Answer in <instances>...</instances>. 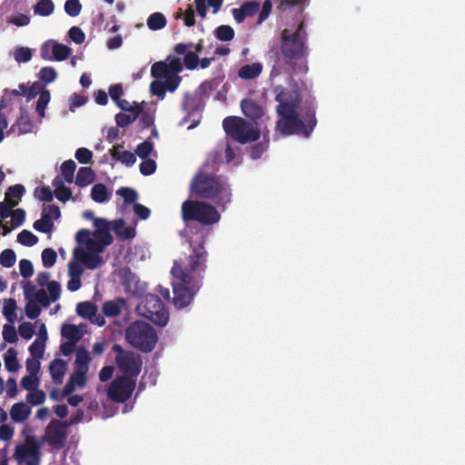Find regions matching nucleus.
Masks as SVG:
<instances>
[{
	"label": "nucleus",
	"instance_id": "nucleus-1",
	"mask_svg": "<svg viewBox=\"0 0 465 465\" xmlns=\"http://www.w3.org/2000/svg\"><path fill=\"white\" fill-rule=\"evenodd\" d=\"M204 236H202L198 244L192 247L184 266L174 261L171 270L172 275L181 282L180 283H173V301L174 306L178 309L189 305L196 292L203 285L208 255L204 248Z\"/></svg>",
	"mask_w": 465,
	"mask_h": 465
},
{
	"label": "nucleus",
	"instance_id": "nucleus-2",
	"mask_svg": "<svg viewBox=\"0 0 465 465\" xmlns=\"http://www.w3.org/2000/svg\"><path fill=\"white\" fill-rule=\"evenodd\" d=\"M275 100L278 102L276 113L279 120L277 130L283 135L297 134L308 138L312 131H308L305 122L300 118L297 112L301 103V94L295 90L276 87Z\"/></svg>",
	"mask_w": 465,
	"mask_h": 465
},
{
	"label": "nucleus",
	"instance_id": "nucleus-3",
	"mask_svg": "<svg viewBox=\"0 0 465 465\" xmlns=\"http://www.w3.org/2000/svg\"><path fill=\"white\" fill-rule=\"evenodd\" d=\"M308 35L303 22H301L295 31L282 30L281 45L276 52L279 65L285 64L293 67L298 61L308 56Z\"/></svg>",
	"mask_w": 465,
	"mask_h": 465
},
{
	"label": "nucleus",
	"instance_id": "nucleus-4",
	"mask_svg": "<svg viewBox=\"0 0 465 465\" xmlns=\"http://www.w3.org/2000/svg\"><path fill=\"white\" fill-rule=\"evenodd\" d=\"M191 193L202 199H216L218 205H225L231 202V190L229 185L219 180L218 177L199 171L190 184Z\"/></svg>",
	"mask_w": 465,
	"mask_h": 465
},
{
	"label": "nucleus",
	"instance_id": "nucleus-5",
	"mask_svg": "<svg viewBox=\"0 0 465 465\" xmlns=\"http://www.w3.org/2000/svg\"><path fill=\"white\" fill-rule=\"evenodd\" d=\"M181 213L183 221L188 224L190 222H198L202 225L217 223L221 215L212 204L197 201L186 200L182 203Z\"/></svg>",
	"mask_w": 465,
	"mask_h": 465
},
{
	"label": "nucleus",
	"instance_id": "nucleus-6",
	"mask_svg": "<svg viewBox=\"0 0 465 465\" xmlns=\"http://www.w3.org/2000/svg\"><path fill=\"white\" fill-rule=\"evenodd\" d=\"M125 339L129 344L143 352H151L158 342V335L149 323L136 321L125 330Z\"/></svg>",
	"mask_w": 465,
	"mask_h": 465
},
{
	"label": "nucleus",
	"instance_id": "nucleus-7",
	"mask_svg": "<svg viewBox=\"0 0 465 465\" xmlns=\"http://www.w3.org/2000/svg\"><path fill=\"white\" fill-rule=\"evenodd\" d=\"M223 127L228 136L242 144L255 142L261 135L258 128L239 116L225 117L223 121Z\"/></svg>",
	"mask_w": 465,
	"mask_h": 465
},
{
	"label": "nucleus",
	"instance_id": "nucleus-8",
	"mask_svg": "<svg viewBox=\"0 0 465 465\" xmlns=\"http://www.w3.org/2000/svg\"><path fill=\"white\" fill-rule=\"evenodd\" d=\"M136 310L141 316L161 327L165 326L169 321L168 311L156 294H146Z\"/></svg>",
	"mask_w": 465,
	"mask_h": 465
},
{
	"label": "nucleus",
	"instance_id": "nucleus-9",
	"mask_svg": "<svg viewBox=\"0 0 465 465\" xmlns=\"http://www.w3.org/2000/svg\"><path fill=\"white\" fill-rule=\"evenodd\" d=\"M112 351L115 353V363L123 373V376H117L116 378H133L139 374L142 361L138 356H135L133 352L125 351L119 344H114Z\"/></svg>",
	"mask_w": 465,
	"mask_h": 465
},
{
	"label": "nucleus",
	"instance_id": "nucleus-10",
	"mask_svg": "<svg viewBox=\"0 0 465 465\" xmlns=\"http://www.w3.org/2000/svg\"><path fill=\"white\" fill-rule=\"evenodd\" d=\"M40 449L41 446L36 438L27 435L23 443L15 446L14 458L19 464L40 465Z\"/></svg>",
	"mask_w": 465,
	"mask_h": 465
},
{
	"label": "nucleus",
	"instance_id": "nucleus-11",
	"mask_svg": "<svg viewBox=\"0 0 465 465\" xmlns=\"http://www.w3.org/2000/svg\"><path fill=\"white\" fill-rule=\"evenodd\" d=\"M67 437V425L60 420L53 419L46 426L41 441L54 450H61L65 446Z\"/></svg>",
	"mask_w": 465,
	"mask_h": 465
},
{
	"label": "nucleus",
	"instance_id": "nucleus-12",
	"mask_svg": "<svg viewBox=\"0 0 465 465\" xmlns=\"http://www.w3.org/2000/svg\"><path fill=\"white\" fill-rule=\"evenodd\" d=\"M136 385V380H113L107 390L109 400L123 403L132 395Z\"/></svg>",
	"mask_w": 465,
	"mask_h": 465
},
{
	"label": "nucleus",
	"instance_id": "nucleus-13",
	"mask_svg": "<svg viewBox=\"0 0 465 465\" xmlns=\"http://www.w3.org/2000/svg\"><path fill=\"white\" fill-rule=\"evenodd\" d=\"M90 360L89 351L83 347L78 348L74 362V371L69 378H86Z\"/></svg>",
	"mask_w": 465,
	"mask_h": 465
},
{
	"label": "nucleus",
	"instance_id": "nucleus-14",
	"mask_svg": "<svg viewBox=\"0 0 465 465\" xmlns=\"http://www.w3.org/2000/svg\"><path fill=\"white\" fill-rule=\"evenodd\" d=\"M193 46V44L179 43L174 45L173 51L178 55H184L183 64L188 70H194L199 63L198 54L194 52H187V50Z\"/></svg>",
	"mask_w": 465,
	"mask_h": 465
},
{
	"label": "nucleus",
	"instance_id": "nucleus-15",
	"mask_svg": "<svg viewBox=\"0 0 465 465\" xmlns=\"http://www.w3.org/2000/svg\"><path fill=\"white\" fill-rule=\"evenodd\" d=\"M86 381L87 380H68L63 391L54 388L50 391V398L54 401H60L66 396H70L77 388H84Z\"/></svg>",
	"mask_w": 465,
	"mask_h": 465
},
{
	"label": "nucleus",
	"instance_id": "nucleus-16",
	"mask_svg": "<svg viewBox=\"0 0 465 465\" xmlns=\"http://www.w3.org/2000/svg\"><path fill=\"white\" fill-rule=\"evenodd\" d=\"M241 109L242 114L252 121L261 119L264 114L262 106L251 98L242 100Z\"/></svg>",
	"mask_w": 465,
	"mask_h": 465
},
{
	"label": "nucleus",
	"instance_id": "nucleus-17",
	"mask_svg": "<svg viewBox=\"0 0 465 465\" xmlns=\"http://www.w3.org/2000/svg\"><path fill=\"white\" fill-rule=\"evenodd\" d=\"M260 9V4L257 1H248L243 3L240 8L232 9V15L237 23H242L245 18L253 16Z\"/></svg>",
	"mask_w": 465,
	"mask_h": 465
},
{
	"label": "nucleus",
	"instance_id": "nucleus-18",
	"mask_svg": "<svg viewBox=\"0 0 465 465\" xmlns=\"http://www.w3.org/2000/svg\"><path fill=\"white\" fill-rule=\"evenodd\" d=\"M123 148V143H117L114 145L113 148H111L109 151L111 156L114 160L121 162L123 164H125L128 167L133 166L136 162L135 154L131 153L130 151L121 152V149Z\"/></svg>",
	"mask_w": 465,
	"mask_h": 465
},
{
	"label": "nucleus",
	"instance_id": "nucleus-19",
	"mask_svg": "<svg viewBox=\"0 0 465 465\" xmlns=\"http://www.w3.org/2000/svg\"><path fill=\"white\" fill-rule=\"evenodd\" d=\"M31 414V408L25 402L15 403L10 410V417L15 423L25 421Z\"/></svg>",
	"mask_w": 465,
	"mask_h": 465
},
{
	"label": "nucleus",
	"instance_id": "nucleus-20",
	"mask_svg": "<svg viewBox=\"0 0 465 465\" xmlns=\"http://www.w3.org/2000/svg\"><path fill=\"white\" fill-rule=\"evenodd\" d=\"M316 103L314 100L306 101L303 111V119L306 126H308V131H313L317 124L316 119Z\"/></svg>",
	"mask_w": 465,
	"mask_h": 465
},
{
	"label": "nucleus",
	"instance_id": "nucleus-21",
	"mask_svg": "<svg viewBox=\"0 0 465 465\" xmlns=\"http://www.w3.org/2000/svg\"><path fill=\"white\" fill-rule=\"evenodd\" d=\"M262 72V64L259 62L242 65L238 70V76L241 79L252 80L257 78Z\"/></svg>",
	"mask_w": 465,
	"mask_h": 465
},
{
	"label": "nucleus",
	"instance_id": "nucleus-22",
	"mask_svg": "<svg viewBox=\"0 0 465 465\" xmlns=\"http://www.w3.org/2000/svg\"><path fill=\"white\" fill-rule=\"evenodd\" d=\"M114 232L122 241L131 240L135 237L134 228L127 226L123 219H119L114 222Z\"/></svg>",
	"mask_w": 465,
	"mask_h": 465
},
{
	"label": "nucleus",
	"instance_id": "nucleus-23",
	"mask_svg": "<svg viewBox=\"0 0 465 465\" xmlns=\"http://www.w3.org/2000/svg\"><path fill=\"white\" fill-rule=\"evenodd\" d=\"M124 304L125 301L123 298H118L114 301H107L102 306L103 314L107 317L118 316Z\"/></svg>",
	"mask_w": 465,
	"mask_h": 465
},
{
	"label": "nucleus",
	"instance_id": "nucleus-24",
	"mask_svg": "<svg viewBox=\"0 0 465 465\" xmlns=\"http://www.w3.org/2000/svg\"><path fill=\"white\" fill-rule=\"evenodd\" d=\"M94 173L90 167H81L76 174L75 183L79 187H85L94 181Z\"/></svg>",
	"mask_w": 465,
	"mask_h": 465
},
{
	"label": "nucleus",
	"instance_id": "nucleus-25",
	"mask_svg": "<svg viewBox=\"0 0 465 465\" xmlns=\"http://www.w3.org/2000/svg\"><path fill=\"white\" fill-rule=\"evenodd\" d=\"M143 109L133 112L118 113L115 115V123L119 127H127L134 123L141 114Z\"/></svg>",
	"mask_w": 465,
	"mask_h": 465
},
{
	"label": "nucleus",
	"instance_id": "nucleus-26",
	"mask_svg": "<svg viewBox=\"0 0 465 465\" xmlns=\"http://www.w3.org/2000/svg\"><path fill=\"white\" fill-rule=\"evenodd\" d=\"M110 193L104 183H96L91 190V198L98 203H103L110 199Z\"/></svg>",
	"mask_w": 465,
	"mask_h": 465
},
{
	"label": "nucleus",
	"instance_id": "nucleus-27",
	"mask_svg": "<svg viewBox=\"0 0 465 465\" xmlns=\"http://www.w3.org/2000/svg\"><path fill=\"white\" fill-rule=\"evenodd\" d=\"M76 312L84 319L93 320L97 312V306L91 302H81L76 306Z\"/></svg>",
	"mask_w": 465,
	"mask_h": 465
},
{
	"label": "nucleus",
	"instance_id": "nucleus-28",
	"mask_svg": "<svg viewBox=\"0 0 465 465\" xmlns=\"http://www.w3.org/2000/svg\"><path fill=\"white\" fill-rule=\"evenodd\" d=\"M5 367L9 372H16L20 364L17 360V352L15 349L10 348L4 355Z\"/></svg>",
	"mask_w": 465,
	"mask_h": 465
},
{
	"label": "nucleus",
	"instance_id": "nucleus-29",
	"mask_svg": "<svg viewBox=\"0 0 465 465\" xmlns=\"http://www.w3.org/2000/svg\"><path fill=\"white\" fill-rule=\"evenodd\" d=\"M61 334L64 338L74 342L79 341L83 337L81 330L74 324H64Z\"/></svg>",
	"mask_w": 465,
	"mask_h": 465
},
{
	"label": "nucleus",
	"instance_id": "nucleus-30",
	"mask_svg": "<svg viewBox=\"0 0 465 465\" xmlns=\"http://www.w3.org/2000/svg\"><path fill=\"white\" fill-rule=\"evenodd\" d=\"M53 185L56 187L54 195L60 202L65 203L72 197L71 189L64 186L59 177L54 179Z\"/></svg>",
	"mask_w": 465,
	"mask_h": 465
},
{
	"label": "nucleus",
	"instance_id": "nucleus-31",
	"mask_svg": "<svg viewBox=\"0 0 465 465\" xmlns=\"http://www.w3.org/2000/svg\"><path fill=\"white\" fill-rule=\"evenodd\" d=\"M67 370V363L62 359L54 360L49 366L52 378H63Z\"/></svg>",
	"mask_w": 465,
	"mask_h": 465
},
{
	"label": "nucleus",
	"instance_id": "nucleus-32",
	"mask_svg": "<svg viewBox=\"0 0 465 465\" xmlns=\"http://www.w3.org/2000/svg\"><path fill=\"white\" fill-rule=\"evenodd\" d=\"M16 302L15 299H5L4 301L3 315L7 322L13 323L16 318Z\"/></svg>",
	"mask_w": 465,
	"mask_h": 465
},
{
	"label": "nucleus",
	"instance_id": "nucleus-33",
	"mask_svg": "<svg viewBox=\"0 0 465 465\" xmlns=\"http://www.w3.org/2000/svg\"><path fill=\"white\" fill-rule=\"evenodd\" d=\"M147 25L153 31L163 29L166 25L165 16L162 13H153L148 17Z\"/></svg>",
	"mask_w": 465,
	"mask_h": 465
},
{
	"label": "nucleus",
	"instance_id": "nucleus-34",
	"mask_svg": "<svg viewBox=\"0 0 465 465\" xmlns=\"http://www.w3.org/2000/svg\"><path fill=\"white\" fill-rule=\"evenodd\" d=\"M35 13L42 16H48L54 13V5L52 0H40L34 7Z\"/></svg>",
	"mask_w": 465,
	"mask_h": 465
},
{
	"label": "nucleus",
	"instance_id": "nucleus-35",
	"mask_svg": "<svg viewBox=\"0 0 465 465\" xmlns=\"http://www.w3.org/2000/svg\"><path fill=\"white\" fill-rule=\"evenodd\" d=\"M214 35L218 40L227 42L234 38L235 33L232 26L223 25L215 29Z\"/></svg>",
	"mask_w": 465,
	"mask_h": 465
},
{
	"label": "nucleus",
	"instance_id": "nucleus-36",
	"mask_svg": "<svg viewBox=\"0 0 465 465\" xmlns=\"http://www.w3.org/2000/svg\"><path fill=\"white\" fill-rule=\"evenodd\" d=\"M33 227L35 230L40 232L44 233H49L52 232V230L54 227V222L50 221L49 217L47 215H42L41 219L36 220Z\"/></svg>",
	"mask_w": 465,
	"mask_h": 465
},
{
	"label": "nucleus",
	"instance_id": "nucleus-37",
	"mask_svg": "<svg viewBox=\"0 0 465 465\" xmlns=\"http://www.w3.org/2000/svg\"><path fill=\"white\" fill-rule=\"evenodd\" d=\"M17 242L25 246L32 247L38 242V237L28 230H23L17 235Z\"/></svg>",
	"mask_w": 465,
	"mask_h": 465
},
{
	"label": "nucleus",
	"instance_id": "nucleus-38",
	"mask_svg": "<svg viewBox=\"0 0 465 465\" xmlns=\"http://www.w3.org/2000/svg\"><path fill=\"white\" fill-rule=\"evenodd\" d=\"M71 52H72L71 48L65 45H62V44H58V43H54V45H53V54H54V58L56 61L66 60L69 57Z\"/></svg>",
	"mask_w": 465,
	"mask_h": 465
},
{
	"label": "nucleus",
	"instance_id": "nucleus-39",
	"mask_svg": "<svg viewBox=\"0 0 465 465\" xmlns=\"http://www.w3.org/2000/svg\"><path fill=\"white\" fill-rule=\"evenodd\" d=\"M116 193L124 199L126 204L136 203L138 193L134 189L131 187H121L116 191Z\"/></svg>",
	"mask_w": 465,
	"mask_h": 465
},
{
	"label": "nucleus",
	"instance_id": "nucleus-40",
	"mask_svg": "<svg viewBox=\"0 0 465 465\" xmlns=\"http://www.w3.org/2000/svg\"><path fill=\"white\" fill-rule=\"evenodd\" d=\"M51 99L50 92L45 89L41 92L40 96L36 103L35 110L40 117L45 116V110Z\"/></svg>",
	"mask_w": 465,
	"mask_h": 465
},
{
	"label": "nucleus",
	"instance_id": "nucleus-41",
	"mask_svg": "<svg viewBox=\"0 0 465 465\" xmlns=\"http://www.w3.org/2000/svg\"><path fill=\"white\" fill-rule=\"evenodd\" d=\"M76 168V164L73 160L64 161L61 165V171L64 180L71 183L74 180V173Z\"/></svg>",
	"mask_w": 465,
	"mask_h": 465
},
{
	"label": "nucleus",
	"instance_id": "nucleus-42",
	"mask_svg": "<svg viewBox=\"0 0 465 465\" xmlns=\"http://www.w3.org/2000/svg\"><path fill=\"white\" fill-rule=\"evenodd\" d=\"M16 261L15 252L12 249H5L0 254V264L5 268H11Z\"/></svg>",
	"mask_w": 465,
	"mask_h": 465
},
{
	"label": "nucleus",
	"instance_id": "nucleus-43",
	"mask_svg": "<svg viewBox=\"0 0 465 465\" xmlns=\"http://www.w3.org/2000/svg\"><path fill=\"white\" fill-rule=\"evenodd\" d=\"M45 393L44 391L36 389L27 393L26 401L31 405L36 406L45 402Z\"/></svg>",
	"mask_w": 465,
	"mask_h": 465
},
{
	"label": "nucleus",
	"instance_id": "nucleus-44",
	"mask_svg": "<svg viewBox=\"0 0 465 465\" xmlns=\"http://www.w3.org/2000/svg\"><path fill=\"white\" fill-rule=\"evenodd\" d=\"M153 152V143L149 141L145 140L144 142L139 143L135 149V153L141 158V159H146L148 156Z\"/></svg>",
	"mask_w": 465,
	"mask_h": 465
},
{
	"label": "nucleus",
	"instance_id": "nucleus-45",
	"mask_svg": "<svg viewBox=\"0 0 465 465\" xmlns=\"http://www.w3.org/2000/svg\"><path fill=\"white\" fill-rule=\"evenodd\" d=\"M39 78L45 84L53 83L57 78V72L52 66L43 67L39 72Z\"/></svg>",
	"mask_w": 465,
	"mask_h": 465
},
{
	"label": "nucleus",
	"instance_id": "nucleus-46",
	"mask_svg": "<svg viewBox=\"0 0 465 465\" xmlns=\"http://www.w3.org/2000/svg\"><path fill=\"white\" fill-rule=\"evenodd\" d=\"M57 259L55 251L52 248H45L42 252V262L44 267L51 268L54 266Z\"/></svg>",
	"mask_w": 465,
	"mask_h": 465
},
{
	"label": "nucleus",
	"instance_id": "nucleus-47",
	"mask_svg": "<svg viewBox=\"0 0 465 465\" xmlns=\"http://www.w3.org/2000/svg\"><path fill=\"white\" fill-rule=\"evenodd\" d=\"M25 193V188L22 184H15L8 187L5 193V200L9 202L12 198L20 200Z\"/></svg>",
	"mask_w": 465,
	"mask_h": 465
},
{
	"label": "nucleus",
	"instance_id": "nucleus-48",
	"mask_svg": "<svg viewBox=\"0 0 465 465\" xmlns=\"http://www.w3.org/2000/svg\"><path fill=\"white\" fill-rule=\"evenodd\" d=\"M94 239L107 247L112 244L114 239L110 233V230H96L94 232Z\"/></svg>",
	"mask_w": 465,
	"mask_h": 465
},
{
	"label": "nucleus",
	"instance_id": "nucleus-49",
	"mask_svg": "<svg viewBox=\"0 0 465 465\" xmlns=\"http://www.w3.org/2000/svg\"><path fill=\"white\" fill-rule=\"evenodd\" d=\"M25 366L28 371V375L24 376L23 378H37V374L40 370L39 360L35 358H28L26 360Z\"/></svg>",
	"mask_w": 465,
	"mask_h": 465
},
{
	"label": "nucleus",
	"instance_id": "nucleus-50",
	"mask_svg": "<svg viewBox=\"0 0 465 465\" xmlns=\"http://www.w3.org/2000/svg\"><path fill=\"white\" fill-rule=\"evenodd\" d=\"M81 10L82 5L79 0H66L64 11L69 16H77L81 13Z\"/></svg>",
	"mask_w": 465,
	"mask_h": 465
},
{
	"label": "nucleus",
	"instance_id": "nucleus-51",
	"mask_svg": "<svg viewBox=\"0 0 465 465\" xmlns=\"http://www.w3.org/2000/svg\"><path fill=\"white\" fill-rule=\"evenodd\" d=\"M167 72L170 74L177 75L183 70L181 60L175 56L169 55L167 57Z\"/></svg>",
	"mask_w": 465,
	"mask_h": 465
},
{
	"label": "nucleus",
	"instance_id": "nucleus-52",
	"mask_svg": "<svg viewBox=\"0 0 465 465\" xmlns=\"http://www.w3.org/2000/svg\"><path fill=\"white\" fill-rule=\"evenodd\" d=\"M151 74L154 78H165L169 74L167 72V64L162 61L154 63L151 68Z\"/></svg>",
	"mask_w": 465,
	"mask_h": 465
},
{
	"label": "nucleus",
	"instance_id": "nucleus-53",
	"mask_svg": "<svg viewBox=\"0 0 465 465\" xmlns=\"http://www.w3.org/2000/svg\"><path fill=\"white\" fill-rule=\"evenodd\" d=\"M156 166L154 160L150 158L143 159V162L140 163V172L143 175L148 176L155 172Z\"/></svg>",
	"mask_w": 465,
	"mask_h": 465
},
{
	"label": "nucleus",
	"instance_id": "nucleus-54",
	"mask_svg": "<svg viewBox=\"0 0 465 465\" xmlns=\"http://www.w3.org/2000/svg\"><path fill=\"white\" fill-rule=\"evenodd\" d=\"M3 338L9 343H15L18 341L15 328L11 324H5L3 327Z\"/></svg>",
	"mask_w": 465,
	"mask_h": 465
},
{
	"label": "nucleus",
	"instance_id": "nucleus-55",
	"mask_svg": "<svg viewBox=\"0 0 465 465\" xmlns=\"http://www.w3.org/2000/svg\"><path fill=\"white\" fill-rule=\"evenodd\" d=\"M25 311L26 316L31 320L36 319L41 313V308L34 300L27 302Z\"/></svg>",
	"mask_w": 465,
	"mask_h": 465
},
{
	"label": "nucleus",
	"instance_id": "nucleus-56",
	"mask_svg": "<svg viewBox=\"0 0 465 465\" xmlns=\"http://www.w3.org/2000/svg\"><path fill=\"white\" fill-rule=\"evenodd\" d=\"M20 336L25 340H30L35 335V326L33 323L25 322L18 327Z\"/></svg>",
	"mask_w": 465,
	"mask_h": 465
},
{
	"label": "nucleus",
	"instance_id": "nucleus-57",
	"mask_svg": "<svg viewBox=\"0 0 465 465\" xmlns=\"http://www.w3.org/2000/svg\"><path fill=\"white\" fill-rule=\"evenodd\" d=\"M102 263V257L99 254L94 252H89L85 262H84V266L90 270H94L98 268Z\"/></svg>",
	"mask_w": 465,
	"mask_h": 465
},
{
	"label": "nucleus",
	"instance_id": "nucleus-58",
	"mask_svg": "<svg viewBox=\"0 0 465 465\" xmlns=\"http://www.w3.org/2000/svg\"><path fill=\"white\" fill-rule=\"evenodd\" d=\"M15 59L18 63H26L32 58V52L28 47H19L15 51Z\"/></svg>",
	"mask_w": 465,
	"mask_h": 465
},
{
	"label": "nucleus",
	"instance_id": "nucleus-59",
	"mask_svg": "<svg viewBox=\"0 0 465 465\" xmlns=\"http://www.w3.org/2000/svg\"><path fill=\"white\" fill-rule=\"evenodd\" d=\"M150 91L153 95L163 99L166 93V85L162 81L154 80L150 84Z\"/></svg>",
	"mask_w": 465,
	"mask_h": 465
},
{
	"label": "nucleus",
	"instance_id": "nucleus-60",
	"mask_svg": "<svg viewBox=\"0 0 465 465\" xmlns=\"http://www.w3.org/2000/svg\"><path fill=\"white\" fill-rule=\"evenodd\" d=\"M45 341H39L38 340H35L30 346H29V351L32 356V358L35 359H40L42 358L45 351Z\"/></svg>",
	"mask_w": 465,
	"mask_h": 465
},
{
	"label": "nucleus",
	"instance_id": "nucleus-61",
	"mask_svg": "<svg viewBox=\"0 0 465 465\" xmlns=\"http://www.w3.org/2000/svg\"><path fill=\"white\" fill-rule=\"evenodd\" d=\"M68 35L73 42L81 45L85 40V35L83 30L78 26H73L68 32Z\"/></svg>",
	"mask_w": 465,
	"mask_h": 465
},
{
	"label": "nucleus",
	"instance_id": "nucleus-62",
	"mask_svg": "<svg viewBox=\"0 0 465 465\" xmlns=\"http://www.w3.org/2000/svg\"><path fill=\"white\" fill-rule=\"evenodd\" d=\"M74 156L80 163H88L93 158V153L87 148L81 147L76 150Z\"/></svg>",
	"mask_w": 465,
	"mask_h": 465
},
{
	"label": "nucleus",
	"instance_id": "nucleus-63",
	"mask_svg": "<svg viewBox=\"0 0 465 465\" xmlns=\"http://www.w3.org/2000/svg\"><path fill=\"white\" fill-rule=\"evenodd\" d=\"M46 287L49 292V297L51 298L52 302H56L61 295L60 283L55 281H51L48 282Z\"/></svg>",
	"mask_w": 465,
	"mask_h": 465
},
{
	"label": "nucleus",
	"instance_id": "nucleus-64",
	"mask_svg": "<svg viewBox=\"0 0 465 465\" xmlns=\"http://www.w3.org/2000/svg\"><path fill=\"white\" fill-rule=\"evenodd\" d=\"M35 196L43 202L50 203L53 201L54 193L49 186H42L35 192Z\"/></svg>",
	"mask_w": 465,
	"mask_h": 465
}]
</instances>
